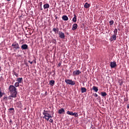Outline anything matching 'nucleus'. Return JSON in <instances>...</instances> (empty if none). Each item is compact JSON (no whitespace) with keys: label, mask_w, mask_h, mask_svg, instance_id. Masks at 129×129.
<instances>
[{"label":"nucleus","mask_w":129,"mask_h":129,"mask_svg":"<svg viewBox=\"0 0 129 129\" xmlns=\"http://www.w3.org/2000/svg\"><path fill=\"white\" fill-rule=\"evenodd\" d=\"M8 90L10 94H12L13 97H17L18 91H17V88L16 87L11 85L9 86Z\"/></svg>","instance_id":"f257e3e1"},{"label":"nucleus","mask_w":129,"mask_h":129,"mask_svg":"<svg viewBox=\"0 0 129 129\" xmlns=\"http://www.w3.org/2000/svg\"><path fill=\"white\" fill-rule=\"evenodd\" d=\"M50 112V111H47V110H44L42 114H43L44 117H52V116L51 114H50L49 113Z\"/></svg>","instance_id":"f03ea898"},{"label":"nucleus","mask_w":129,"mask_h":129,"mask_svg":"<svg viewBox=\"0 0 129 129\" xmlns=\"http://www.w3.org/2000/svg\"><path fill=\"white\" fill-rule=\"evenodd\" d=\"M65 82L67 84H69V85H75V82L70 79H66Z\"/></svg>","instance_id":"7ed1b4c3"},{"label":"nucleus","mask_w":129,"mask_h":129,"mask_svg":"<svg viewBox=\"0 0 129 129\" xmlns=\"http://www.w3.org/2000/svg\"><path fill=\"white\" fill-rule=\"evenodd\" d=\"M12 47H13V49H15V50H18V49H20V45H19V43H17V42H14Z\"/></svg>","instance_id":"20e7f679"},{"label":"nucleus","mask_w":129,"mask_h":129,"mask_svg":"<svg viewBox=\"0 0 129 129\" xmlns=\"http://www.w3.org/2000/svg\"><path fill=\"white\" fill-rule=\"evenodd\" d=\"M58 36L60 39H65V34L62 32V31H59Z\"/></svg>","instance_id":"39448f33"},{"label":"nucleus","mask_w":129,"mask_h":129,"mask_svg":"<svg viewBox=\"0 0 129 129\" xmlns=\"http://www.w3.org/2000/svg\"><path fill=\"white\" fill-rule=\"evenodd\" d=\"M80 74H81V72H80L79 70L75 71L73 73V76H77Z\"/></svg>","instance_id":"423d86ee"},{"label":"nucleus","mask_w":129,"mask_h":129,"mask_svg":"<svg viewBox=\"0 0 129 129\" xmlns=\"http://www.w3.org/2000/svg\"><path fill=\"white\" fill-rule=\"evenodd\" d=\"M110 66L111 68H115V67H116V62L115 61L111 62Z\"/></svg>","instance_id":"0eeeda50"},{"label":"nucleus","mask_w":129,"mask_h":129,"mask_svg":"<svg viewBox=\"0 0 129 129\" xmlns=\"http://www.w3.org/2000/svg\"><path fill=\"white\" fill-rule=\"evenodd\" d=\"M116 35L115 34H113V35H112L110 38V40L111 41H115L116 40Z\"/></svg>","instance_id":"6e6552de"},{"label":"nucleus","mask_w":129,"mask_h":129,"mask_svg":"<svg viewBox=\"0 0 129 129\" xmlns=\"http://www.w3.org/2000/svg\"><path fill=\"white\" fill-rule=\"evenodd\" d=\"M28 48V45L27 44H23L21 46V49H22V50H27Z\"/></svg>","instance_id":"1a4fd4ad"},{"label":"nucleus","mask_w":129,"mask_h":129,"mask_svg":"<svg viewBox=\"0 0 129 129\" xmlns=\"http://www.w3.org/2000/svg\"><path fill=\"white\" fill-rule=\"evenodd\" d=\"M77 28H78V25H77V24H73L72 28L73 31H75V30H76Z\"/></svg>","instance_id":"9d476101"},{"label":"nucleus","mask_w":129,"mask_h":129,"mask_svg":"<svg viewBox=\"0 0 129 129\" xmlns=\"http://www.w3.org/2000/svg\"><path fill=\"white\" fill-rule=\"evenodd\" d=\"M50 8V5H49V4H46L43 5V9L44 10H47V9H49Z\"/></svg>","instance_id":"9b49d317"},{"label":"nucleus","mask_w":129,"mask_h":129,"mask_svg":"<svg viewBox=\"0 0 129 129\" xmlns=\"http://www.w3.org/2000/svg\"><path fill=\"white\" fill-rule=\"evenodd\" d=\"M52 31L53 32H54L55 34H58V33H59V28H53Z\"/></svg>","instance_id":"f8f14e48"},{"label":"nucleus","mask_w":129,"mask_h":129,"mask_svg":"<svg viewBox=\"0 0 129 129\" xmlns=\"http://www.w3.org/2000/svg\"><path fill=\"white\" fill-rule=\"evenodd\" d=\"M65 112V110L63 108H61L58 110V113L59 114H62V113H64Z\"/></svg>","instance_id":"ddd939ff"},{"label":"nucleus","mask_w":129,"mask_h":129,"mask_svg":"<svg viewBox=\"0 0 129 129\" xmlns=\"http://www.w3.org/2000/svg\"><path fill=\"white\" fill-rule=\"evenodd\" d=\"M62 19L63 21H68V20H69L68 17H67V16L66 15L62 16Z\"/></svg>","instance_id":"4468645a"},{"label":"nucleus","mask_w":129,"mask_h":129,"mask_svg":"<svg viewBox=\"0 0 129 129\" xmlns=\"http://www.w3.org/2000/svg\"><path fill=\"white\" fill-rule=\"evenodd\" d=\"M74 17L73 18V22H74V23H76V22H77V16L74 14Z\"/></svg>","instance_id":"2eb2a0df"},{"label":"nucleus","mask_w":129,"mask_h":129,"mask_svg":"<svg viewBox=\"0 0 129 129\" xmlns=\"http://www.w3.org/2000/svg\"><path fill=\"white\" fill-rule=\"evenodd\" d=\"M82 93H84V92H86L87 91V89H86L85 87H82L81 88Z\"/></svg>","instance_id":"dca6fc26"},{"label":"nucleus","mask_w":129,"mask_h":129,"mask_svg":"<svg viewBox=\"0 0 129 129\" xmlns=\"http://www.w3.org/2000/svg\"><path fill=\"white\" fill-rule=\"evenodd\" d=\"M49 84L50 85H51V86H54V84H55V81L54 80H51L49 82Z\"/></svg>","instance_id":"f3484780"},{"label":"nucleus","mask_w":129,"mask_h":129,"mask_svg":"<svg viewBox=\"0 0 129 129\" xmlns=\"http://www.w3.org/2000/svg\"><path fill=\"white\" fill-rule=\"evenodd\" d=\"M90 5H89V4H88V3H86L85 4L84 8H85V9H88V8H90Z\"/></svg>","instance_id":"a211bd4d"},{"label":"nucleus","mask_w":129,"mask_h":129,"mask_svg":"<svg viewBox=\"0 0 129 129\" xmlns=\"http://www.w3.org/2000/svg\"><path fill=\"white\" fill-rule=\"evenodd\" d=\"M93 90H94L95 92H97L98 91V88L94 86L93 87Z\"/></svg>","instance_id":"6ab92c4d"},{"label":"nucleus","mask_w":129,"mask_h":129,"mask_svg":"<svg viewBox=\"0 0 129 129\" xmlns=\"http://www.w3.org/2000/svg\"><path fill=\"white\" fill-rule=\"evenodd\" d=\"M17 81H18V83H22V81H23V78H18Z\"/></svg>","instance_id":"aec40b11"},{"label":"nucleus","mask_w":129,"mask_h":129,"mask_svg":"<svg viewBox=\"0 0 129 129\" xmlns=\"http://www.w3.org/2000/svg\"><path fill=\"white\" fill-rule=\"evenodd\" d=\"M101 95L102 96H103V97L106 96L107 95V94H106V92H103L101 93Z\"/></svg>","instance_id":"412c9836"},{"label":"nucleus","mask_w":129,"mask_h":129,"mask_svg":"<svg viewBox=\"0 0 129 129\" xmlns=\"http://www.w3.org/2000/svg\"><path fill=\"white\" fill-rule=\"evenodd\" d=\"M15 87H19L20 86V83L18 82H16L15 85H14Z\"/></svg>","instance_id":"4be33fe9"},{"label":"nucleus","mask_w":129,"mask_h":129,"mask_svg":"<svg viewBox=\"0 0 129 129\" xmlns=\"http://www.w3.org/2000/svg\"><path fill=\"white\" fill-rule=\"evenodd\" d=\"M114 35H117V29L115 28L113 31Z\"/></svg>","instance_id":"5701e85b"},{"label":"nucleus","mask_w":129,"mask_h":129,"mask_svg":"<svg viewBox=\"0 0 129 129\" xmlns=\"http://www.w3.org/2000/svg\"><path fill=\"white\" fill-rule=\"evenodd\" d=\"M67 114H69V115H73V112H71L70 111H68L67 112Z\"/></svg>","instance_id":"b1692460"},{"label":"nucleus","mask_w":129,"mask_h":129,"mask_svg":"<svg viewBox=\"0 0 129 129\" xmlns=\"http://www.w3.org/2000/svg\"><path fill=\"white\" fill-rule=\"evenodd\" d=\"M113 24H114V22L113 21V20H111L110 21H109V25L110 26H112Z\"/></svg>","instance_id":"393cba45"},{"label":"nucleus","mask_w":129,"mask_h":129,"mask_svg":"<svg viewBox=\"0 0 129 129\" xmlns=\"http://www.w3.org/2000/svg\"><path fill=\"white\" fill-rule=\"evenodd\" d=\"M73 115L75 116V117H77L78 116V113L77 112L73 113Z\"/></svg>","instance_id":"a878e982"},{"label":"nucleus","mask_w":129,"mask_h":129,"mask_svg":"<svg viewBox=\"0 0 129 129\" xmlns=\"http://www.w3.org/2000/svg\"><path fill=\"white\" fill-rule=\"evenodd\" d=\"M12 97H13V98H16V97H13V95L12 94H11V95L9 97H8V99H9V100L12 99Z\"/></svg>","instance_id":"bb28decb"},{"label":"nucleus","mask_w":129,"mask_h":129,"mask_svg":"<svg viewBox=\"0 0 129 129\" xmlns=\"http://www.w3.org/2000/svg\"><path fill=\"white\" fill-rule=\"evenodd\" d=\"M51 117H43V118H45V119H46V120H47V121L49 120V119L50 118H51Z\"/></svg>","instance_id":"cd10ccee"},{"label":"nucleus","mask_w":129,"mask_h":129,"mask_svg":"<svg viewBox=\"0 0 129 129\" xmlns=\"http://www.w3.org/2000/svg\"><path fill=\"white\" fill-rule=\"evenodd\" d=\"M9 110H13V112H15V109L14 108H11L9 109Z\"/></svg>","instance_id":"c85d7f7f"},{"label":"nucleus","mask_w":129,"mask_h":129,"mask_svg":"<svg viewBox=\"0 0 129 129\" xmlns=\"http://www.w3.org/2000/svg\"><path fill=\"white\" fill-rule=\"evenodd\" d=\"M94 96H95V97H98V95H97V94L96 93H94L93 94Z\"/></svg>","instance_id":"c756f323"},{"label":"nucleus","mask_w":129,"mask_h":129,"mask_svg":"<svg viewBox=\"0 0 129 129\" xmlns=\"http://www.w3.org/2000/svg\"><path fill=\"white\" fill-rule=\"evenodd\" d=\"M14 75H15V76H16V77H18V76H19V74L16 72H14Z\"/></svg>","instance_id":"7c9ffc66"},{"label":"nucleus","mask_w":129,"mask_h":129,"mask_svg":"<svg viewBox=\"0 0 129 129\" xmlns=\"http://www.w3.org/2000/svg\"><path fill=\"white\" fill-rule=\"evenodd\" d=\"M43 5V3L40 2L39 3V6L41 8H42V6Z\"/></svg>","instance_id":"2f4dec72"},{"label":"nucleus","mask_w":129,"mask_h":129,"mask_svg":"<svg viewBox=\"0 0 129 129\" xmlns=\"http://www.w3.org/2000/svg\"><path fill=\"white\" fill-rule=\"evenodd\" d=\"M3 97V93L2 91H0V98Z\"/></svg>","instance_id":"473e14b6"},{"label":"nucleus","mask_w":129,"mask_h":129,"mask_svg":"<svg viewBox=\"0 0 129 129\" xmlns=\"http://www.w3.org/2000/svg\"><path fill=\"white\" fill-rule=\"evenodd\" d=\"M49 122H51V123L53 122V121L52 119H49Z\"/></svg>","instance_id":"72a5a7b5"},{"label":"nucleus","mask_w":129,"mask_h":129,"mask_svg":"<svg viewBox=\"0 0 129 129\" xmlns=\"http://www.w3.org/2000/svg\"><path fill=\"white\" fill-rule=\"evenodd\" d=\"M28 62H29V63H30V64H33V61H31V60H29Z\"/></svg>","instance_id":"f704fd0d"},{"label":"nucleus","mask_w":129,"mask_h":129,"mask_svg":"<svg viewBox=\"0 0 129 129\" xmlns=\"http://www.w3.org/2000/svg\"><path fill=\"white\" fill-rule=\"evenodd\" d=\"M4 99H6V100H8V97H5Z\"/></svg>","instance_id":"c9c22d12"},{"label":"nucleus","mask_w":129,"mask_h":129,"mask_svg":"<svg viewBox=\"0 0 129 129\" xmlns=\"http://www.w3.org/2000/svg\"><path fill=\"white\" fill-rule=\"evenodd\" d=\"M58 67H60V66H61V63H59L58 64Z\"/></svg>","instance_id":"e433bc0d"},{"label":"nucleus","mask_w":129,"mask_h":129,"mask_svg":"<svg viewBox=\"0 0 129 129\" xmlns=\"http://www.w3.org/2000/svg\"><path fill=\"white\" fill-rule=\"evenodd\" d=\"M56 40L54 39V41H53V43H56Z\"/></svg>","instance_id":"4c0bfd02"},{"label":"nucleus","mask_w":129,"mask_h":129,"mask_svg":"<svg viewBox=\"0 0 129 129\" xmlns=\"http://www.w3.org/2000/svg\"><path fill=\"white\" fill-rule=\"evenodd\" d=\"M58 19V17L55 16V20H57Z\"/></svg>","instance_id":"58836bf2"},{"label":"nucleus","mask_w":129,"mask_h":129,"mask_svg":"<svg viewBox=\"0 0 129 129\" xmlns=\"http://www.w3.org/2000/svg\"><path fill=\"white\" fill-rule=\"evenodd\" d=\"M127 108H129V104H127Z\"/></svg>","instance_id":"ea45409f"},{"label":"nucleus","mask_w":129,"mask_h":129,"mask_svg":"<svg viewBox=\"0 0 129 129\" xmlns=\"http://www.w3.org/2000/svg\"><path fill=\"white\" fill-rule=\"evenodd\" d=\"M40 10H41V11H43V8H42V7H41Z\"/></svg>","instance_id":"a19ab883"},{"label":"nucleus","mask_w":129,"mask_h":129,"mask_svg":"<svg viewBox=\"0 0 129 129\" xmlns=\"http://www.w3.org/2000/svg\"><path fill=\"white\" fill-rule=\"evenodd\" d=\"M18 57H21V55H18Z\"/></svg>","instance_id":"79ce46f5"},{"label":"nucleus","mask_w":129,"mask_h":129,"mask_svg":"<svg viewBox=\"0 0 129 129\" xmlns=\"http://www.w3.org/2000/svg\"><path fill=\"white\" fill-rule=\"evenodd\" d=\"M7 2H11V0H7Z\"/></svg>","instance_id":"37998d69"},{"label":"nucleus","mask_w":129,"mask_h":129,"mask_svg":"<svg viewBox=\"0 0 129 129\" xmlns=\"http://www.w3.org/2000/svg\"><path fill=\"white\" fill-rule=\"evenodd\" d=\"M122 85V82H121L120 84V85Z\"/></svg>","instance_id":"c03bdc74"},{"label":"nucleus","mask_w":129,"mask_h":129,"mask_svg":"<svg viewBox=\"0 0 129 129\" xmlns=\"http://www.w3.org/2000/svg\"><path fill=\"white\" fill-rule=\"evenodd\" d=\"M10 122H12V120H10Z\"/></svg>","instance_id":"a18cd8bd"},{"label":"nucleus","mask_w":129,"mask_h":129,"mask_svg":"<svg viewBox=\"0 0 129 129\" xmlns=\"http://www.w3.org/2000/svg\"><path fill=\"white\" fill-rule=\"evenodd\" d=\"M20 105H22V103H20Z\"/></svg>","instance_id":"49530a36"}]
</instances>
